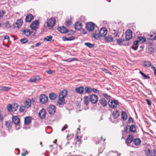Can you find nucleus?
Segmentation results:
<instances>
[{"label":"nucleus","instance_id":"nucleus-34","mask_svg":"<svg viewBox=\"0 0 156 156\" xmlns=\"http://www.w3.org/2000/svg\"><path fill=\"white\" fill-rule=\"evenodd\" d=\"M112 115L114 119H117L119 115L118 113V111L117 110H116L113 112Z\"/></svg>","mask_w":156,"mask_h":156},{"label":"nucleus","instance_id":"nucleus-60","mask_svg":"<svg viewBox=\"0 0 156 156\" xmlns=\"http://www.w3.org/2000/svg\"><path fill=\"white\" fill-rule=\"evenodd\" d=\"M146 101H147V103L149 105H151V102L149 99H147Z\"/></svg>","mask_w":156,"mask_h":156},{"label":"nucleus","instance_id":"nucleus-59","mask_svg":"<svg viewBox=\"0 0 156 156\" xmlns=\"http://www.w3.org/2000/svg\"><path fill=\"white\" fill-rule=\"evenodd\" d=\"M67 127H68V126L67 125L65 124L64 125V126L62 129V130H61L62 131H63L64 130L66 129Z\"/></svg>","mask_w":156,"mask_h":156},{"label":"nucleus","instance_id":"nucleus-37","mask_svg":"<svg viewBox=\"0 0 156 156\" xmlns=\"http://www.w3.org/2000/svg\"><path fill=\"white\" fill-rule=\"evenodd\" d=\"M151 64L150 62L147 61L144 62L143 65L144 67H148L151 66Z\"/></svg>","mask_w":156,"mask_h":156},{"label":"nucleus","instance_id":"nucleus-23","mask_svg":"<svg viewBox=\"0 0 156 156\" xmlns=\"http://www.w3.org/2000/svg\"><path fill=\"white\" fill-rule=\"evenodd\" d=\"M39 80V78L38 76H33L28 81L29 82H37Z\"/></svg>","mask_w":156,"mask_h":156},{"label":"nucleus","instance_id":"nucleus-62","mask_svg":"<svg viewBox=\"0 0 156 156\" xmlns=\"http://www.w3.org/2000/svg\"><path fill=\"white\" fill-rule=\"evenodd\" d=\"M9 37L8 35H5L4 37V39H8L9 40Z\"/></svg>","mask_w":156,"mask_h":156},{"label":"nucleus","instance_id":"nucleus-7","mask_svg":"<svg viewBox=\"0 0 156 156\" xmlns=\"http://www.w3.org/2000/svg\"><path fill=\"white\" fill-rule=\"evenodd\" d=\"M39 22L37 20H35L31 24L30 27L33 30H35L36 31V29L38 28Z\"/></svg>","mask_w":156,"mask_h":156},{"label":"nucleus","instance_id":"nucleus-50","mask_svg":"<svg viewBox=\"0 0 156 156\" xmlns=\"http://www.w3.org/2000/svg\"><path fill=\"white\" fill-rule=\"evenodd\" d=\"M148 52L150 54L153 53L154 52V49L153 48L150 47L148 48Z\"/></svg>","mask_w":156,"mask_h":156},{"label":"nucleus","instance_id":"nucleus-56","mask_svg":"<svg viewBox=\"0 0 156 156\" xmlns=\"http://www.w3.org/2000/svg\"><path fill=\"white\" fill-rule=\"evenodd\" d=\"M133 119L131 117H130L129 118L128 120V122L129 123H130L133 122Z\"/></svg>","mask_w":156,"mask_h":156},{"label":"nucleus","instance_id":"nucleus-44","mask_svg":"<svg viewBox=\"0 0 156 156\" xmlns=\"http://www.w3.org/2000/svg\"><path fill=\"white\" fill-rule=\"evenodd\" d=\"M140 73L144 77V79H149L150 78V77L148 75H145L142 72L140 71Z\"/></svg>","mask_w":156,"mask_h":156},{"label":"nucleus","instance_id":"nucleus-52","mask_svg":"<svg viewBox=\"0 0 156 156\" xmlns=\"http://www.w3.org/2000/svg\"><path fill=\"white\" fill-rule=\"evenodd\" d=\"M4 24L6 27L9 28L10 27V25L9 21H6L5 23Z\"/></svg>","mask_w":156,"mask_h":156},{"label":"nucleus","instance_id":"nucleus-24","mask_svg":"<svg viewBox=\"0 0 156 156\" xmlns=\"http://www.w3.org/2000/svg\"><path fill=\"white\" fill-rule=\"evenodd\" d=\"M58 95L56 93H51L49 94V97L51 100H55L57 97Z\"/></svg>","mask_w":156,"mask_h":156},{"label":"nucleus","instance_id":"nucleus-49","mask_svg":"<svg viewBox=\"0 0 156 156\" xmlns=\"http://www.w3.org/2000/svg\"><path fill=\"white\" fill-rule=\"evenodd\" d=\"M28 41V40L25 38L22 39L20 40V41L22 44H25Z\"/></svg>","mask_w":156,"mask_h":156},{"label":"nucleus","instance_id":"nucleus-55","mask_svg":"<svg viewBox=\"0 0 156 156\" xmlns=\"http://www.w3.org/2000/svg\"><path fill=\"white\" fill-rule=\"evenodd\" d=\"M92 36L94 37L96 39L98 37V35L96 33H93Z\"/></svg>","mask_w":156,"mask_h":156},{"label":"nucleus","instance_id":"nucleus-39","mask_svg":"<svg viewBox=\"0 0 156 156\" xmlns=\"http://www.w3.org/2000/svg\"><path fill=\"white\" fill-rule=\"evenodd\" d=\"M52 39V36L51 35L47 36L44 38V40L47 41H50Z\"/></svg>","mask_w":156,"mask_h":156},{"label":"nucleus","instance_id":"nucleus-26","mask_svg":"<svg viewBox=\"0 0 156 156\" xmlns=\"http://www.w3.org/2000/svg\"><path fill=\"white\" fill-rule=\"evenodd\" d=\"M138 42H139L137 40L134 41L132 47V48L135 50H136L139 45Z\"/></svg>","mask_w":156,"mask_h":156},{"label":"nucleus","instance_id":"nucleus-48","mask_svg":"<svg viewBox=\"0 0 156 156\" xmlns=\"http://www.w3.org/2000/svg\"><path fill=\"white\" fill-rule=\"evenodd\" d=\"M116 41L117 43L120 45H122V42L123 39L119 38V39H116Z\"/></svg>","mask_w":156,"mask_h":156},{"label":"nucleus","instance_id":"nucleus-43","mask_svg":"<svg viewBox=\"0 0 156 156\" xmlns=\"http://www.w3.org/2000/svg\"><path fill=\"white\" fill-rule=\"evenodd\" d=\"M84 44L90 48H91L93 47H94L95 46V44H92L88 42L85 43H84Z\"/></svg>","mask_w":156,"mask_h":156},{"label":"nucleus","instance_id":"nucleus-19","mask_svg":"<svg viewBox=\"0 0 156 156\" xmlns=\"http://www.w3.org/2000/svg\"><path fill=\"white\" fill-rule=\"evenodd\" d=\"M84 89L83 87V86H81L76 88L75 90L77 93L82 94L83 92Z\"/></svg>","mask_w":156,"mask_h":156},{"label":"nucleus","instance_id":"nucleus-20","mask_svg":"<svg viewBox=\"0 0 156 156\" xmlns=\"http://www.w3.org/2000/svg\"><path fill=\"white\" fill-rule=\"evenodd\" d=\"M82 24L81 23L79 22H77L74 26V28L76 30H79L82 28Z\"/></svg>","mask_w":156,"mask_h":156},{"label":"nucleus","instance_id":"nucleus-54","mask_svg":"<svg viewBox=\"0 0 156 156\" xmlns=\"http://www.w3.org/2000/svg\"><path fill=\"white\" fill-rule=\"evenodd\" d=\"M92 91L94 93H96V94H98L99 92V90L94 88H92Z\"/></svg>","mask_w":156,"mask_h":156},{"label":"nucleus","instance_id":"nucleus-41","mask_svg":"<svg viewBox=\"0 0 156 156\" xmlns=\"http://www.w3.org/2000/svg\"><path fill=\"white\" fill-rule=\"evenodd\" d=\"M155 154V152H153L152 151H151L150 150H148L147 153V156H154Z\"/></svg>","mask_w":156,"mask_h":156},{"label":"nucleus","instance_id":"nucleus-9","mask_svg":"<svg viewBox=\"0 0 156 156\" xmlns=\"http://www.w3.org/2000/svg\"><path fill=\"white\" fill-rule=\"evenodd\" d=\"M38 115L41 119H44L46 115V112L44 108H42L40 110L38 113Z\"/></svg>","mask_w":156,"mask_h":156},{"label":"nucleus","instance_id":"nucleus-61","mask_svg":"<svg viewBox=\"0 0 156 156\" xmlns=\"http://www.w3.org/2000/svg\"><path fill=\"white\" fill-rule=\"evenodd\" d=\"M46 72L48 74H51L52 73V71L50 70H46Z\"/></svg>","mask_w":156,"mask_h":156},{"label":"nucleus","instance_id":"nucleus-15","mask_svg":"<svg viewBox=\"0 0 156 156\" xmlns=\"http://www.w3.org/2000/svg\"><path fill=\"white\" fill-rule=\"evenodd\" d=\"M22 23L23 21L21 19L17 20L16 22L14 24V26L15 27H19L22 26Z\"/></svg>","mask_w":156,"mask_h":156},{"label":"nucleus","instance_id":"nucleus-12","mask_svg":"<svg viewBox=\"0 0 156 156\" xmlns=\"http://www.w3.org/2000/svg\"><path fill=\"white\" fill-rule=\"evenodd\" d=\"M111 32L114 35L115 37H119L120 32L119 31V29L113 28V29L111 30Z\"/></svg>","mask_w":156,"mask_h":156},{"label":"nucleus","instance_id":"nucleus-10","mask_svg":"<svg viewBox=\"0 0 156 156\" xmlns=\"http://www.w3.org/2000/svg\"><path fill=\"white\" fill-rule=\"evenodd\" d=\"M126 35L125 36L126 39L127 40H129L132 38V32L130 30H127L126 33Z\"/></svg>","mask_w":156,"mask_h":156},{"label":"nucleus","instance_id":"nucleus-2","mask_svg":"<svg viewBox=\"0 0 156 156\" xmlns=\"http://www.w3.org/2000/svg\"><path fill=\"white\" fill-rule=\"evenodd\" d=\"M108 104L111 108H116L117 106L118 105L119 103L116 100H109Z\"/></svg>","mask_w":156,"mask_h":156},{"label":"nucleus","instance_id":"nucleus-53","mask_svg":"<svg viewBox=\"0 0 156 156\" xmlns=\"http://www.w3.org/2000/svg\"><path fill=\"white\" fill-rule=\"evenodd\" d=\"M103 95L107 99H110L111 98L110 96L108 95L107 94H103Z\"/></svg>","mask_w":156,"mask_h":156},{"label":"nucleus","instance_id":"nucleus-40","mask_svg":"<svg viewBox=\"0 0 156 156\" xmlns=\"http://www.w3.org/2000/svg\"><path fill=\"white\" fill-rule=\"evenodd\" d=\"M19 105L17 103H15L12 105L13 111H16L18 108Z\"/></svg>","mask_w":156,"mask_h":156},{"label":"nucleus","instance_id":"nucleus-4","mask_svg":"<svg viewBox=\"0 0 156 156\" xmlns=\"http://www.w3.org/2000/svg\"><path fill=\"white\" fill-rule=\"evenodd\" d=\"M55 23V20L53 17H51L49 20H47V24L48 27H52Z\"/></svg>","mask_w":156,"mask_h":156},{"label":"nucleus","instance_id":"nucleus-6","mask_svg":"<svg viewBox=\"0 0 156 156\" xmlns=\"http://www.w3.org/2000/svg\"><path fill=\"white\" fill-rule=\"evenodd\" d=\"M55 106L53 105H51L47 108V110L50 114H53L56 111Z\"/></svg>","mask_w":156,"mask_h":156},{"label":"nucleus","instance_id":"nucleus-21","mask_svg":"<svg viewBox=\"0 0 156 156\" xmlns=\"http://www.w3.org/2000/svg\"><path fill=\"white\" fill-rule=\"evenodd\" d=\"M129 128V131L132 132H136V127L135 125H131V126L127 125L126 126V129Z\"/></svg>","mask_w":156,"mask_h":156},{"label":"nucleus","instance_id":"nucleus-16","mask_svg":"<svg viewBox=\"0 0 156 156\" xmlns=\"http://www.w3.org/2000/svg\"><path fill=\"white\" fill-rule=\"evenodd\" d=\"M12 119L13 123L15 125H17L20 122V119L17 116H13L12 118Z\"/></svg>","mask_w":156,"mask_h":156},{"label":"nucleus","instance_id":"nucleus-5","mask_svg":"<svg viewBox=\"0 0 156 156\" xmlns=\"http://www.w3.org/2000/svg\"><path fill=\"white\" fill-rule=\"evenodd\" d=\"M95 27V24L92 22H89L86 24V27L87 29L89 31H92Z\"/></svg>","mask_w":156,"mask_h":156},{"label":"nucleus","instance_id":"nucleus-11","mask_svg":"<svg viewBox=\"0 0 156 156\" xmlns=\"http://www.w3.org/2000/svg\"><path fill=\"white\" fill-rule=\"evenodd\" d=\"M107 33L106 29L105 27H103L100 30L99 34L101 37H105Z\"/></svg>","mask_w":156,"mask_h":156},{"label":"nucleus","instance_id":"nucleus-46","mask_svg":"<svg viewBox=\"0 0 156 156\" xmlns=\"http://www.w3.org/2000/svg\"><path fill=\"white\" fill-rule=\"evenodd\" d=\"M77 59H76V58H69L65 60H64V61L66 62H71L73 61H75V60L77 61Z\"/></svg>","mask_w":156,"mask_h":156},{"label":"nucleus","instance_id":"nucleus-45","mask_svg":"<svg viewBox=\"0 0 156 156\" xmlns=\"http://www.w3.org/2000/svg\"><path fill=\"white\" fill-rule=\"evenodd\" d=\"M5 124L6 127H7L8 129L11 128V125L10 122L5 121Z\"/></svg>","mask_w":156,"mask_h":156},{"label":"nucleus","instance_id":"nucleus-27","mask_svg":"<svg viewBox=\"0 0 156 156\" xmlns=\"http://www.w3.org/2000/svg\"><path fill=\"white\" fill-rule=\"evenodd\" d=\"M141 142V140L139 138H136L134 139L133 140V143L136 146H138L140 145Z\"/></svg>","mask_w":156,"mask_h":156},{"label":"nucleus","instance_id":"nucleus-47","mask_svg":"<svg viewBox=\"0 0 156 156\" xmlns=\"http://www.w3.org/2000/svg\"><path fill=\"white\" fill-rule=\"evenodd\" d=\"M25 108H26L24 105L20 106L19 109L20 112L21 113L25 111Z\"/></svg>","mask_w":156,"mask_h":156},{"label":"nucleus","instance_id":"nucleus-22","mask_svg":"<svg viewBox=\"0 0 156 156\" xmlns=\"http://www.w3.org/2000/svg\"><path fill=\"white\" fill-rule=\"evenodd\" d=\"M105 40L107 42H113L115 41L112 37L110 35L105 37Z\"/></svg>","mask_w":156,"mask_h":156},{"label":"nucleus","instance_id":"nucleus-32","mask_svg":"<svg viewBox=\"0 0 156 156\" xmlns=\"http://www.w3.org/2000/svg\"><path fill=\"white\" fill-rule=\"evenodd\" d=\"M75 37L73 36H71L70 37H63L62 39L64 41H70L74 40Z\"/></svg>","mask_w":156,"mask_h":156},{"label":"nucleus","instance_id":"nucleus-36","mask_svg":"<svg viewBox=\"0 0 156 156\" xmlns=\"http://www.w3.org/2000/svg\"><path fill=\"white\" fill-rule=\"evenodd\" d=\"M10 87L5 86H0V90L5 91H7L10 89Z\"/></svg>","mask_w":156,"mask_h":156},{"label":"nucleus","instance_id":"nucleus-17","mask_svg":"<svg viewBox=\"0 0 156 156\" xmlns=\"http://www.w3.org/2000/svg\"><path fill=\"white\" fill-rule=\"evenodd\" d=\"M33 16L32 14H28L26 17L25 21L27 22H30L33 19Z\"/></svg>","mask_w":156,"mask_h":156},{"label":"nucleus","instance_id":"nucleus-58","mask_svg":"<svg viewBox=\"0 0 156 156\" xmlns=\"http://www.w3.org/2000/svg\"><path fill=\"white\" fill-rule=\"evenodd\" d=\"M76 138L77 139V141H78L80 142H81V140L80 138H81V137H80V138L78 135H76L75 136Z\"/></svg>","mask_w":156,"mask_h":156},{"label":"nucleus","instance_id":"nucleus-42","mask_svg":"<svg viewBox=\"0 0 156 156\" xmlns=\"http://www.w3.org/2000/svg\"><path fill=\"white\" fill-rule=\"evenodd\" d=\"M130 44V42L129 41V40H124L123 39L122 42V45H129Z\"/></svg>","mask_w":156,"mask_h":156},{"label":"nucleus","instance_id":"nucleus-51","mask_svg":"<svg viewBox=\"0 0 156 156\" xmlns=\"http://www.w3.org/2000/svg\"><path fill=\"white\" fill-rule=\"evenodd\" d=\"M72 23V22L70 20H69L66 22L65 25L67 27L71 25Z\"/></svg>","mask_w":156,"mask_h":156},{"label":"nucleus","instance_id":"nucleus-63","mask_svg":"<svg viewBox=\"0 0 156 156\" xmlns=\"http://www.w3.org/2000/svg\"><path fill=\"white\" fill-rule=\"evenodd\" d=\"M41 44L40 42H38L35 44V46L36 47H38Z\"/></svg>","mask_w":156,"mask_h":156},{"label":"nucleus","instance_id":"nucleus-57","mask_svg":"<svg viewBox=\"0 0 156 156\" xmlns=\"http://www.w3.org/2000/svg\"><path fill=\"white\" fill-rule=\"evenodd\" d=\"M5 13V12L4 11L0 12V19H1V17L3 16V15Z\"/></svg>","mask_w":156,"mask_h":156},{"label":"nucleus","instance_id":"nucleus-1","mask_svg":"<svg viewBox=\"0 0 156 156\" xmlns=\"http://www.w3.org/2000/svg\"><path fill=\"white\" fill-rule=\"evenodd\" d=\"M67 91L66 90H64L60 92L57 101L59 105H63L65 104L64 98L67 96Z\"/></svg>","mask_w":156,"mask_h":156},{"label":"nucleus","instance_id":"nucleus-38","mask_svg":"<svg viewBox=\"0 0 156 156\" xmlns=\"http://www.w3.org/2000/svg\"><path fill=\"white\" fill-rule=\"evenodd\" d=\"M12 105L11 104H9L7 105V108L8 111L9 112H11L12 111L13 108H12Z\"/></svg>","mask_w":156,"mask_h":156},{"label":"nucleus","instance_id":"nucleus-13","mask_svg":"<svg viewBox=\"0 0 156 156\" xmlns=\"http://www.w3.org/2000/svg\"><path fill=\"white\" fill-rule=\"evenodd\" d=\"M31 101L30 99H28L25 101L23 103V105L24 107L26 108H29L31 105Z\"/></svg>","mask_w":156,"mask_h":156},{"label":"nucleus","instance_id":"nucleus-25","mask_svg":"<svg viewBox=\"0 0 156 156\" xmlns=\"http://www.w3.org/2000/svg\"><path fill=\"white\" fill-rule=\"evenodd\" d=\"M99 102L100 104L104 107L107 105V102L104 98H102L99 100Z\"/></svg>","mask_w":156,"mask_h":156},{"label":"nucleus","instance_id":"nucleus-3","mask_svg":"<svg viewBox=\"0 0 156 156\" xmlns=\"http://www.w3.org/2000/svg\"><path fill=\"white\" fill-rule=\"evenodd\" d=\"M90 99L91 102L93 104L97 103L98 100V96L93 94L90 96Z\"/></svg>","mask_w":156,"mask_h":156},{"label":"nucleus","instance_id":"nucleus-18","mask_svg":"<svg viewBox=\"0 0 156 156\" xmlns=\"http://www.w3.org/2000/svg\"><path fill=\"white\" fill-rule=\"evenodd\" d=\"M58 30L62 33H67L68 31V29L62 26V27H59L58 28Z\"/></svg>","mask_w":156,"mask_h":156},{"label":"nucleus","instance_id":"nucleus-8","mask_svg":"<svg viewBox=\"0 0 156 156\" xmlns=\"http://www.w3.org/2000/svg\"><path fill=\"white\" fill-rule=\"evenodd\" d=\"M39 98L42 104H45L48 102V97L44 94H43L41 95Z\"/></svg>","mask_w":156,"mask_h":156},{"label":"nucleus","instance_id":"nucleus-64","mask_svg":"<svg viewBox=\"0 0 156 156\" xmlns=\"http://www.w3.org/2000/svg\"><path fill=\"white\" fill-rule=\"evenodd\" d=\"M151 40H156V35L155 34L154 36L151 39Z\"/></svg>","mask_w":156,"mask_h":156},{"label":"nucleus","instance_id":"nucleus-30","mask_svg":"<svg viewBox=\"0 0 156 156\" xmlns=\"http://www.w3.org/2000/svg\"><path fill=\"white\" fill-rule=\"evenodd\" d=\"M31 120V118L30 116H27L24 119V123L26 125H28L29 124Z\"/></svg>","mask_w":156,"mask_h":156},{"label":"nucleus","instance_id":"nucleus-33","mask_svg":"<svg viewBox=\"0 0 156 156\" xmlns=\"http://www.w3.org/2000/svg\"><path fill=\"white\" fill-rule=\"evenodd\" d=\"M137 39L138 42H140L141 43L145 42L146 41V39L143 37H138Z\"/></svg>","mask_w":156,"mask_h":156},{"label":"nucleus","instance_id":"nucleus-14","mask_svg":"<svg viewBox=\"0 0 156 156\" xmlns=\"http://www.w3.org/2000/svg\"><path fill=\"white\" fill-rule=\"evenodd\" d=\"M133 136L132 135H129L128 137L126 138V143L128 146L129 144L131 143L133 141Z\"/></svg>","mask_w":156,"mask_h":156},{"label":"nucleus","instance_id":"nucleus-29","mask_svg":"<svg viewBox=\"0 0 156 156\" xmlns=\"http://www.w3.org/2000/svg\"><path fill=\"white\" fill-rule=\"evenodd\" d=\"M122 118L124 121L126 120L128 118V115L126 112L123 111L121 114Z\"/></svg>","mask_w":156,"mask_h":156},{"label":"nucleus","instance_id":"nucleus-35","mask_svg":"<svg viewBox=\"0 0 156 156\" xmlns=\"http://www.w3.org/2000/svg\"><path fill=\"white\" fill-rule=\"evenodd\" d=\"M89 102V98L87 96H85L83 98V103L84 104L87 105Z\"/></svg>","mask_w":156,"mask_h":156},{"label":"nucleus","instance_id":"nucleus-31","mask_svg":"<svg viewBox=\"0 0 156 156\" xmlns=\"http://www.w3.org/2000/svg\"><path fill=\"white\" fill-rule=\"evenodd\" d=\"M84 89L86 93L89 94L92 92V88L90 87L86 86Z\"/></svg>","mask_w":156,"mask_h":156},{"label":"nucleus","instance_id":"nucleus-28","mask_svg":"<svg viewBox=\"0 0 156 156\" xmlns=\"http://www.w3.org/2000/svg\"><path fill=\"white\" fill-rule=\"evenodd\" d=\"M22 32V34L25 35L27 37L29 36L31 34L30 31L28 29H23Z\"/></svg>","mask_w":156,"mask_h":156}]
</instances>
